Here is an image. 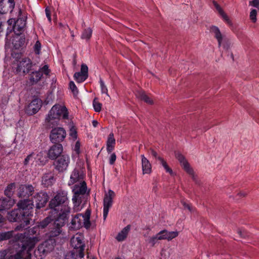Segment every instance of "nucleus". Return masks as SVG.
<instances>
[{
	"instance_id": "nucleus-1",
	"label": "nucleus",
	"mask_w": 259,
	"mask_h": 259,
	"mask_svg": "<svg viewBox=\"0 0 259 259\" xmlns=\"http://www.w3.org/2000/svg\"><path fill=\"white\" fill-rule=\"evenodd\" d=\"M70 213V207L65 205L61 209V212L55 219L53 223V228L50 232L51 238L53 237H59L61 240L63 241L67 239L66 234L62 232V227L64 226L67 221L69 215Z\"/></svg>"
},
{
	"instance_id": "nucleus-2",
	"label": "nucleus",
	"mask_w": 259,
	"mask_h": 259,
	"mask_svg": "<svg viewBox=\"0 0 259 259\" xmlns=\"http://www.w3.org/2000/svg\"><path fill=\"white\" fill-rule=\"evenodd\" d=\"M61 117L68 119V112L65 106L59 104L54 105L45 119V124L48 128H53L58 124Z\"/></svg>"
},
{
	"instance_id": "nucleus-3",
	"label": "nucleus",
	"mask_w": 259,
	"mask_h": 259,
	"mask_svg": "<svg viewBox=\"0 0 259 259\" xmlns=\"http://www.w3.org/2000/svg\"><path fill=\"white\" fill-rule=\"evenodd\" d=\"M91 211L88 209L84 214L78 213L72 216L70 223L69 224L70 230H76L79 229L82 227L89 229L91 227L90 221Z\"/></svg>"
},
{
	"instance_id": "nucleus-4",
	"label": "nucleus",
	"mask_w": 259,
	"mask_h": 259,
	"mask_svg": "<svg viewBox=\"0 0 259 259\" xmlns=\"http://www.w3.org/2000/svg\"><path fill=\"white\" fill-rule=\"evenodd\" d=\"M69 202L67 197V192L65 191H59L57 192L55 197L51 199L49 203V206L52 209V213L56 210V207L61 206V209L63 208L65 205L69 207L66 204ZM61 209H60L61 210Z\"/></svg>"
},
{
	"instance_id": "nucleus-5",
	"label": "nucleus",
	"mask_w": 259,
	"mask_h": 259,
	"mask_svg": "<svg viewBox=\"0 0 259 259\" xmlns=\"http://www.w3.org/2000/svg\"><path fill=\"white\" fill-rule=\"evenodd\" d=\"M56 241L50 238L40 244L34 252V255L37 259H42L45 255L54 249Z\"/></svg>"
},
{
	"instance_id": "nucleus-6",
	"label": "nucleus",
	"mask_w": 259,
	"mask_h": 259,
	"mask_svg": "<svg viewBox=\"0 0 259 259\" xmlns=\"http://www.w3.org/2000/svg\"><path fill=\"white\" fill-rule=\"evenodd\" d=\"M84 237L81 234H76L74 235L70 240V244L74 248L73 252L78 254V256L82 258L84 256V250L85 244L83 241Z\"/></svg>"
},
{
	"instance_id": "nucleus-7",
	"label": "nucleus",
	"mask_w": 259,
	"mask_h": 259,
	"mask_svg": "<svg viewBox=\"0 0 259 259\" xmlns=\"http://www.w3.org/2000/svg\"><path fill=\"white\" fill-rule=\"evenodd\" d=\"M8 219L11 222H23L26 225L29 224V218L26 216L25 212L19 208L9 213Z\"/></svg>"
},
{
	"instance_id": "nucleus-8",
	"label": "nucleus",
	"mask_w": 259,
	"mask_h": 259,
	"mask_svg": "<svg viewBox=\"0 0 259 259\" xmlns=\"http://www.w3.org/2000/svg\"><path fill=\"white\" fill-rule=\"evenodd\" d=\"M115 196L114 192L111 190H109L105 193L103 199V219L104 221L107 217L109 208L112 205L113 199Z\"/></svg>"
},
{
	"instance_id": "nucleus-9",
	"label": "nucleus",
	"mask_w": 259,
	"mask_h": 259,
	"mask_svg": "<svg viewBox=\"0 0 259 259\" xmlns=\"http://www.w3.org/2000/svg\"><path fill=\"white\" fill-rule=\"evenodd\" d=\"M66 133L65 130L61 127L53 128L50 135L51 141L53 143L62 142L65 138Z\"/></svg>"
},
{
	"instance_id": "nucleus-10",
	"label": "nucleus",
	"mask_w": 259,
	"mask_h": 259,
	"mask_svg": "<svg viewBox=\"0 0 259 259\" xmlns=\"http://www.w3.org/2000/svg\"><path fill=\"white\" fill-rule=\"evenodd\" d=\"M69 163V156L67 155H62L54 162V165L55 169L59 172H63L67 170Z\"/></svg>"
},
{
	"instance_id": "nucleus-11",
	"label": "nucleus",
	"mask_w": 259,
	"mask_h": 259,
	"mask_svg": "<svg viewBox=\"0 0 259 259\" xmlns=\"http://www.w3.org/2000/svg\"><path fill=\"white\" fill-rule=\"evenodd\" d=\"M33 205V201L30 199L20 200L17 204L18 208L22 209L23 212H25L26 216L28 218L31 215Z\"/></svg>"
},
{
	"instance_id": "nucleus-12",
	"label": "nucleus",
	"mask_w": 259,
	"mask_h": 259,
	"mask_svg": "<svg viewBox=\"0 0 259 259\" xmlns=\"http://www.w3.org/2000/svg\"><path fill=\"white\" fill-rule=\"evenodd\" d=\"M87 190V186L85 181L75 184L72 188L73 197L83 198Z\"/></svg>"
},
{
	"instance_id": "nucleus-13",
	"label": "nucleus",
	"mask_w": 259,
	"mask_h": 259,
	"mask_svg": "<svg viewBox=\"0 0 259 259\" xmlns=\"http://www.w3.org/2000/svg\"><path fill=\"white\" fill-rule=\"evenodd\" d=\"M14 232L13 231L0 233V241L7 240L12 238V239L10 240V242L11 243H14V248L18 249V251L20 249L21 243L20 241L18 242L15 240L14 236L17 234L14 235Z\"/></svg>"
},
{
	"instance_id": "nucleus-14",
	"label": "nucleus",
	"mask_w": 259,
	"mask_h": 259,
	"mask_svg": "<svg viewBox=\"0 0 259 259\" xmlns=\"http://www.w3.org/2000/svg\"><path fill=\"white\" fill-rule=\"evenodd\" d=\"M32 67V62L28 58H23L18 64L16 71L26 74L29 72Z\"/></svg>"
},
{
	"instance_id": "nucleus-15",
	"label": "nucleus",
	"mask_w": 259,
	"mask_h": 259,
	"mask_svg": "<svg viewBox=\"0 0 259 259\" xmlns=\"http://www.w3.org/2000/svg\"><path fill=\"white\" fill-rule=\"evenodd\" d=\"M176 157L180 162L181 166L184 170L190 175L193 179H195L194 172L191 167L190 164L186 159L185 157L181 153H178L176 154Z\"/></svg>"
},
{
	"instance_id": "nucleus-16",
	"label": "nucleus",
	"mask_w": 259,
	"mask_h": 259,
	"mask_svg": "<svg viewBox=\"0 0 259 259\" xmlns=\"http://www.w3.org/2000/svg\"><path fill=\"white\" fill-rule=\"evenodd\" d=\"M49 200V196L47 193L40 192L34 196V201L35 202L37 208H40L45 206Z\"/></svg>"
},
{
	"instance_id": "nucleus-17",
	"label": "nucleus",
	"mask_w": 259,
	"mask_h": 259,
	"mask_svg": "<svg viewBox=\"0 0 259 259\" xmlns=\"http://www.w3.org/2000/svg\"><path fill=\"white\" fill-rule=\"evenodd\" d=\"M63 146L60 144L52 145L48 151V157L52 159H56L63 152Z\"/></svg>"
},
{
	"instance_id": "nucleus-18",
	"label": "nucleus",
	"mask_w": 259,
	"mask_h": 259,
	"mask_svg": "<svg viewBox=\"0 0 259 259\" xmlns=\"http://www.w3.org/2000/svg\"><path fill=\"white\" fill-rule=\"evenodd\" d=\"M83 180V175L79 170L76 168H74L70 175V180L68 181V185L79 183Z\"/></svg>"
},
{
	"instance_id": "nucleus-19",
	"label": "nucleus",
	"mask_w": 259,
	"mask_h": 259,
	"mask_svg": "<svg viewBox=\"0 0 259 259\" xmlns=\"http://www.w3.org/2000/svg\"><path fill=\"white\" fill-rule=\"evenodd\" d=\"M34 191V188L31 185H23L19 188L18 195L20 197H28L32 195Z\"/></svg>"
},
{
	"instance_id": "nucleus-20",
	"label": "nucleus",
	"mask_w": 259,
	"mask_h": 259,
	"mask_svg": "<svg viewBox=\"0 0 259 259\" xmlns=\"http://www.w3.org/2000/svg\"><path fill=\"white\" fill-rule=\"evenodd\" d=\"M41 106V101L37 99H34L28 105L26 109L27 113L30 115L34 114L39 111Z\"/></svg>"
},
{
	"instance_id": "nucleus-21",
	"label": "nucleus",
	"mask_w": 259,
	"mask_h": 259,
	"mask_svg": "<svg viewBox=\"0 0 259 259\" xmlns=\"http://www.w3.org/2000/svg\"><path fill=\"white\" fill-rule=\"evenodd\" d=\"M14 0H8L7 3L0 2V13L5 14L9 12H12L15 7Z\"/></svg>"
},
{
	"instance_id": "nucleus-22",
	"label": "nucleus",
	"mask_w": 259,
	"mask_h": 259,
	"mask_svg": "<svg viewBox=\"0 0 259 259\" xmlns=\"http://www.w3.org/2000/svg\"><path fill=\"white\" fill-rule=\"evenodd\" d=\"M209 31L213 35L214 38L217 40L219 47H220L225 36L221 33L219 27L216 26H211L210 27Z\"/></svg>"
},
{
	"instance_id": "nucleus-23",
	"label": "nucleus",
	"mask_w": 259,
	"mask_h": 259,
	"mask_svg": "<svg viewBox=\"0 0 259 259\" xmlns=\"http://www.w3.org/2000/svg\"><path fill=\"white\" fill-rule=\"evenodd\" d=\"M159 238L161 240H171L177 237L179 235L178 231L169 232L166 230H163L158 233Z\"/></svg>"
},
{
	"instance_id": "nucleus-24",
	"label": "nucleus",
	"mask_w": 259,
	"mask_h": 259,
	"mask_svg": "<svg viewBox=\"0 0 259 259\" xmlns=\"http://www.w3.org/2000/svg\"><path fill=\"white\" fill-rule=\"evenodd\" d=\"M143 174H150L152 172V165L149 160L144 155H141Z\"/></svg>"
},
{
	"instance_id": "nucleus-25",
	"label": "nucleus",
	"mask_w": 259,
	"mask_h": 259,
	"mask_svg": "<svg viewBox=\"0 0 259 259\" xmlns=\"http://www.w3.org/2000/svg\"><path fill=\"white\" fill-rule=\"evenodd\" d=\"M7 23L9 25L12 26L13 27H15L17 25L18 29L21 30L25 26L26 20L20 18H18L16 21L14 19H9Z\"/></svg>"
},
{
	"instance_id": "nucleus-26",
	"label": "nucleus",
	"mask_w": 259,
	"mask_h": 259,
	"mask_svg": "<svg viewBox=\"0 0 259 259\" xmlns=\"http://www.w3.org/2000/svg\"><path fill=\"white\" fill-rule=\"evenodd\" d=\"M115 145V139L114 138V134L113 133H111L107 138L106 142V149L108 153H111L114 149Z\"/></svg>"
},
{
	"instance_id": "nucleus-27",
	"label": "nucleus",
	"mask_w": 259,
	"mask_h": 259,
	"mask_svg": "<svg viewBox=\"0 0 259 259\" xmlns=\"http://www.w3.org/2000/svg\"><path fill=\"white\" fill-rule=\"evenodd\" d=\"M55 181L54 177L51 174H45L42 178V183L47 187L53 185Z\"/></svg>"
},
{
	"instance_id": "nucleus-28",
	"label": "nucleus",
	"mask_w": 259,
	"mask_h": 259,
	"mask_svg": "<svg viewBox=\"0 0 259 259\" xmlns=\"http://www.w3.org/2000/svg\"><path fill=\"white\" fill-rule=\"evenodd\" d=\"M130 229L131 227L130 225H127L116 236V240L118 241H123L126 238Z\"/></svg>"
},
{
	"instance_id": "nucleus-29",
	"label": "nucleus",
	"mask_w": 259,
	"mask_h": 259,
	"mask_svg": "<svg viewBox=\"0 0 259 259\" xmlns=\"http://www.w3.org/2000/svg\"><path fill=\"white\" fill-rule=\"evenodd\" d=\"M82 198L81 197H72L73 209L74 212L79 211L82 209V206H81Z\"/></svg>"
},
{
	"instance_id": "nucleus-30",
	"label": "nucleus",
	"mask_w": 259,
	"mask_h": 259,
	"mask_svg": "<svg viewBox=\"0 0 259 259\" xmlns=\"http://www.w3.org/2000/svg\"><path fill=\"white\" fill-rule=\"evenodd\" d=\"M36 162L38 165H44L48 161V157L45 155L44 151L39 152L36 157Z\"/></svg>"
},
{
	"instance_id": "nucleus-31",
	"label": "nucleus",
	"mask_w": 259,
	"mask_h": 259,
	"mask_svg": "<svg viewBox=\"0 0 259 259\" xmlns=\"http://www.w3.org/2000/svg\"><path fill=\"white\" fill-rule=\"evenodd\" d=\"M1 208L0 210L10 208L14 204L10 197L8 198H0Z\"/></svg>"
},
{
	"instance_id": "nucleus-32",
	"label": "nucleus",
	"mask_w": 259,
	"mask_h": 259,
	"mask_svg": "<svg viewBox=\"0 0 259 259\" xmlns=\"http://www.w3.org/2000/svg\"><path fill=\"white\" fill-rule=\"evenodd\" d=\"M214 5L215 7V8L218 10L220 15L222 16L224 21L229 25H232V22L231 20L229 19L228 16L225 13L222 9L220 7V6L217 4L215 2H214Z\"/></svg>"
},
{
	"instance_id": "nucleus-33",
	"label": "nucleus",
	"mask_w": 259,
	"mask_h": 259,
	"mask_svg": "<svg viewBox=\"0 0 259 259\" xmlns=\"http://www.w3.org/2000/svg\"><path fill=\"white\" fill-rule=\"evenodd\" d=\"M136 96L140 100L144 101L147 104H152L153 103L152 99H151L143 91L138 92Z\"/></svg>"
},
{
	"instance_id": "nucleus-34",
	"label": "nucleus",
	"mask_w": 259,
	"mask_h": 259,
	"mask_svg": "<svg viewBox=\"0 0 259 259\" xmlns=\"http://www.w3.org/2000/svg\"><path fill=\"white\" fill-rule=\"evenodd\" d=\"M42 77V74L40 72V71H36L32 72L30 74V81L32 84L37 83Z\"/></svg>"
},
{
	"instance_id": "nucleus-35",
	"label": "nucleus",
	"mask_w": 259,
	"mask_h": 259,
	"mask_svg": "<svg viewBox=\"0 0 259 259\" xmlns=\"http://www.w3.org/2000/svg\"><path fill=\"white\" fill-rule=\"evenodd\" d=\"M73 77L77 82L80 83L84 81L88 78V75H85L80 72H78L74 73Z\"/></svg>"
},
{
	"instance_id": "nucleus-36",
	"label": "nucleus",
	"mask_w": 259,
	"mask_h": 259,
	"mask_svg": "<svg viewBox=\"0 0 259 259\" xmlns=\"http://www.w3.org/2000/svg\"><path fill=\"white\" fill-rule=\"evenodd\" d=\"M15 183H12L8 185L5 190V194L8 197H11L13 194V192L15 189Z\"/></svg>"
},
{
	"instance_id": "nucleus-37",
	"label": "nucleus",
	"mask_w": 259,
	"mask_h": 259,
	"mask_svg": "<svg viewBox=\"0 0 259 259\" xmlns=\"http://www.w3.org/2000/svg\"><path fill=\"white\" fill-rule=\"evenodd\" d=\"M92 34V30L90 28L85 29L81 34V38L86 40H89Z\"/></svg>"
},
{
	"instance_id": "nucleus-38",
	"label": "nucleus",
	"mask_w": 259,
	"mask_h": 259,
	"mask_svg": "<svg viewBox=\"0 0 259 259\" xmlns=\"http://www.w3.org/2000/svg\"><path fill=\"white\" fill-rule=\"evenodd\" d=\"M159 237V235L158 233L154 236L149 237L148 239V243L150 244L152 246H154L158 242V240H161Z\"/></svg>"
},
{
	"instance_id": "nucleus-39",
	"label": "nucleus",
	"mask_w": 259,
	"mask_h": 259,
	"mask_svg": "<svg viewBox=\"0 0 259 259\" xmlns=\"http://www.w3.org/2000/svg\"><path fill=\"white\" fill-rule=\"evenodd\" d=\"M159 161L160 162V163L164 168L165 171L169 173L170 175H172L173 172L172 169L168 166L166 161L163 158H159Z\"/></svg>"
},
{
	"instance_id": "nucleus-40",
	"label": "nucleus",
	"mask_w": 259,
	"mask_h": 259,
	"mask_svg": "<svg viewBox=\"0 0 259 259\" xmlns=\"http://www.w3.org/2000/svg\"><path fill=\"white\" fill-rule=\"evenodd\" d=\"M100 88L102 94H105L107 96L109 97L108 93V89L106 85L105 84L102 78H100L99 80Z\"/></svg>"
},
{
	"instance_id": "nucleus-41",
	"label": "nucleus",
	"mask_w": 259,
	"mask_h": 259,
	"mask_svg": "<svg viewBox=\"0 0 259 259\" xmlns=\"http://www.w3.org/2000/svg\"><path fill=\"white\" fill-rule=\"evenodd\" d=\"M93 105L96 112H99L101 110L102 105L97 100L96 98L94 100Z\"/></svg>"
},
{
	"instance_id": "nucleus-42",
	"label": "nucleus",
	"mask_w": 259,
	"mask_h": 259,
	"mask_svg": "<svg viewBox=\"0 0 259 259\" xmlns=\"http://www.w3.org/2000/svg\"><path fill=\"white\" fill-rule=\"evenodd\" d=\"M34 156V153L32 152L30 154H29L24 159L23 164L24 165H28L30 162L33 160Z\"/></svg>"
},
{
	"instance_id": "nucleus-43",
	"label": "nucleus",
	"mask_w": 259,
	"mask_h": 259,
	"mask_svg": "<svg viewBox=\"0 0 259 259\" xmlns=\"http://www.w3.org/2000/svg\"><path fill=\"white\" fill-rule=\"evenodd\" d=\"M69 88L74 96H76L78 94L77 88L73 81H71L69 82Z\"/></svg>"
},
{
	"instance_id": "nucleus-44",
	"label": "nucleus",
	"mask_w": 259,
	"mask_h": 259,
	"mask_svg": "<svg viewBox=\"0 0 259 259\" xmlns=\"http://www.w3.org/2000/svg\"><path fill=\"white\" fill-rule=\"evenodd\" d=\"M80 143L78 141H77L76 142L73 148V152L77 156H78L80 154Z\"/></svg>"
},
{
	"instance_id": "nucleus-45",
	"label": "nucleus",
	"mask_w": 259,
	"mask_h": 259,
	"mask_svg": "<svg viewBox=\"0 0 259 259\" xmlns=\"http://www.w3.org/2000/svg\"><path fill=\"white\" fill-rule=\"evenodd\" d=\"M38 71H40V72L42 74L44 73L46 75H49L50 72V70L49 69V66L48 65H45L43 67L40 68Z\"/></svg>"
},
{
	"instance_id": "nucleus-46",
	"label": "nucleus",
	"mask_w": 259,
	"mask_h": 259,
	"mask_svg": "<svg viewBox=\"0 0 259 259\" xmlns=\"http://www.w3.org/2000/svg\"><path fill=\"white\" fill-rule=\"evenodd\" d=\"M69 136L73 140H75L77 139V132L74 127H72L70 128Z\"/></svg>"
},
{
	"instance_id": "nucleus-47",
	"label": "nucleus",
	"mask_w": 259,
	"mask_h": 259,
	"mask_svg": "<svg viewBox=\"0 0 259 259\" xmlns=\"http://www.w3.org/2000/svg\"><path fill=\"white\" fill-rule=\"evenodd\" d=\"M75 256H78V254L73 251L69 252L65 255L64 259H76Z\"/></svg>"
},
{
	"instance_id": "nucleus-48",
	"label": "nucleus",
	"mask_w": 259,
	"mask_h": 259,
	"mask_svg": "<svg viewBox=\"0 0 259 259\" xmlns=\"http://www.w3.org/2000/svg\"><path fill=\"white\" fill-rule=\"evenodd\" d=\"M256 11L254 9L252 10L250 13V19L254 23L256 21Z\"/></svg>"
},
{
	"instance_id": "nucleus-49",
	"label": "nucleus",
	"mask_w": 259,
	"mask_h": 259,
	"mask_svg": "<svg viewBox=\"0 0 259 259\" xmlns=\"http://www.w3.org/2000/svg\"><path fill=\"white\" fill-rule=\"evenodd\" d=\"M41 49V44L39 41H37L34 45V50L36 54H39Z\"/></svg>"
},
{
	"instance_id": "nucleus-50",
	"label": "nucleus",
	"mask_w": 259,
	"mask_h": 259,
	"mask_svg": "<svg viewBox=\"0 0 259 259\" xmlns=\"http://www.w3.org/2000/svg\"><path fill=\"white\" fill-rule=\"evenodd\" d=\"M80 72L88 76V67L85 64H82L81 65Z\"/></svg>"
},
{
	"instance_id": "nucleus-51",
	"label": "nucleus",
	"mask_w": 259,
	"mask_h": 259,
	"mask_svg": "<svg viewBox=\"0 0 259 259\" xmlns=\"http://www.w3.org/2000/svg\"><path fill=\"white\" fill-rule=\"evenodd\" d=\"M48 218H47L44 221L40 222L39 224L37 225V226L39 227V229H44V228L47 226V225H48Z\"/></svg>"
},
{
	"instance_id": "nucleus-52",
	"label": "nucleus",
	"mask_w": 259,
	"mask_h": 259,
	"mask_svg": "<svg viewBox=\"0 0 259 259\" xmlns=\"http://www.w3.org/2000/svg\"><path fill=\"white\" fill-rule=\"evenodd\" d=\"M116 159V156L114 153H113L111 154L110 158H109V163L111 165H112L114 163L115 160Z\"/></svg>"
},
{
	"instance_id": "nucleus-53",
	"label": "nucleus",
	"mask_w": 259,
	"mask_h": 259,
	"mask_svg": "<svg viewBox=\"0 0 259 259\" xmlns=\"http://www.w3.org/2000/svg\"><path fill=\"white\" fill-rule=\"evenodd\" d=\"M149 152L150 154L152 155L153 157H154L155 159L159 160V158H162L161 157L158 155L157 153L154 151L153 149H150L149 150Z\"/></svg>"
},
{
	"instance_id": "nucleus-54",
	"label": "nucleus",
	"mask_w": 259,
	"mask_h": 259,
	"mask_svg": "<svg viewBox=\"0 0 259 259\" xmlns=\"http://www.w3.org/2000/svg\"><path fill=\"white\" fill-rule=\"evenodd\" d=\"M182 203L185 208L188 209L190 212L193 211V208L190 204H187L185 202H182Z\"/></svg>"
},
{
	"instance_id": "nucleus-55",
	"label": "nucleus",
	"mask_w": 259,
	"mask_h": 259,
	"mask_svg": "<svg viewBox=\"0 0 259 259\" xmlns=\"http://www.w3.org/2000/svg\"><path fill=\"white\" fill-rule=\"evenodd\" d=\"M249 4L253 7H257L259 6V0H253L250 1Z\"/></svg>"
},
{
	"instance_id": "nucleus-56",
	"label": "nucleus",
	"mask_w": 259,
	"mask_h": 259,
	"mask_svg": "<svg viewBox=\"0 0 259 259\" xmlns=\"http://www.w3.org/2000/svg\"><path fill=\"white\" fill-rule=\"evenodd\" d=\"M45 12H46V14L47 17L48 18L49 21L50 22H51V13H50V11L47 8H46L45 10Z\"/></svg>"
},
{
	"instance_id": "nucleus-57",
	"label": "nucleus",
	"mask_w": 259,
	"mask_h": 259,
	"mask_svg": "<svg viewBox=\"0 0 259 259\" xmlns=\"http://www.w3.org/2000/svg\"><path fill=\"white\" fill-rule=\"evenodd\" d=\"M167 251L166 250H162L161 252V259H167L166 255Z\"/></svg>"
},
{
	"instance_id": "nucleus-58",
	"label": "nucleus",
	"mask_w": 259,
	"mask_h": 259,
	"mask_svg": "<svg viewBox=\"0 0 259 259\" xmlns=\"http://www.w3.org/2000/svg\"><path fill=\"white\" fill-rule=\"evenodd\" d=\"M241 197H245L247 195V193L246 192H241L238 194Z\"/></svg>"
},
{
	"instance_id": "nucleus-59",
	"label": "nucleus",
	"mask_w": 259,
	"mask_h": 259,
	"mask_svg": "<svg viewBox=\"0 0 259 259\" xmlns=\"http://www.w3.org/2000/svg\"><path fill=\"white\" fill-rule=\"evenodd\" d=\"M92 124L94 127H96L98 124V122L97 120H93L92 122Z\"/></svg>"
},
{
	"instance_id": "nucleus-60",
	"label": "nucleus",
	"mask_w": 259,
	"mask_h": 259,
	"mask_svg": "<svg viewBox=\"0 0 259 259\" xmlns=\"http://www.w3.org/2000/svg\"><path fill=\"white\" fill-rule=\"evenodd\" d=\"M4 218L0 214V223H2L4 222Z\"/></svg>"
},
{
	"instance_id": "nucleus-61",
	"label": "nucleus",
	"mask_w": 259,
	"mask_h": 259,
	"mask_svg": "<svg viewBox=\"0 0 259 259\" xmlns=\"http://www.w3.org/2000/svg\"><path fill=\"white\" fill-rule=\"evenodd\" d=\"M22 224H21L20 226H17L16 228V230H20L21 228H22Z\"/></svg>"
},
{
	"instance_id": "nucleus-62",
	"label": "nucleus",
	"mask_w": 259,
	"mask_h": 259,
	"mask_svg": "<svg viewBox=\"0 0 259 259\" xmlns=\"http://www.w3.org/2000/svg\"><path fill=\"white\" fill-rule=\"evenodd\" d=\"M75 56H74V60H73V64H74V65H76V59H75Z\"/></svg>"
},
{
	"instance_id": "nucleus-63",
	"label": "nucleus",
	"mask_w": 259,
	"mask_h": 259,
	"mask_svg": "<svg viewBox=\"0 0 259 259\" xmlns=\"http://www.w3.org/2000/svg\"><path fill=\"white\" fill-rule=\"evenodd\" d=\"M239 234H240V236H242L241 232H239Z\"/></svg>"
},
{
	"instance_id": "nucleus-64",
	"label": "nucleus",
	"mask_w": 259,
	"mask_h": 259,
	"mask_svg": "<svg viewBox=\"0 0 259 259\" xmlns=\"http://www.w3.org/2000/svg\"><path fill=\"white\" fill-rule=\"evenodd\" d=\"M115 259H122V258H121L120 257H116Z\"/></svg>"
}]
</instances>
